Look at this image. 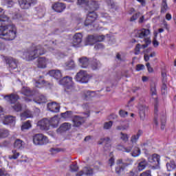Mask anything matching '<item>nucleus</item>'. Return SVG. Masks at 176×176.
Instances as JSON below:
<instances>
[{"label": "nucleus", "instance_id": "53", "mask_svg": "<svg viewBox=\"0 0 176 176\" xmlns=\"http://www.w3.org/2000/svg\"><path fill=\"white\" fill-rule=\"evenodd\" d=\"M0 176H10V175L8 173V172H6V170H5V168H1Z\"/></svg>", "mask_w": 176, "mask_h": 176}, {"label": "nucleus", "instance_id": "10", "mask_svg": "<svg viewBox=\"0 0 176 176\" xmlns=\"http://www.w3.org/2000/svg\"><path fill=\"white\" fill-rule=\"evenodd\" d=\"M60 85L65 86L67 89H74V82L72 81V77L65 76L59 81Z\"/></svg>", "mask_w": 176, "mask_h": 176}, {"label": "nucleus", "instance_id": "61", "mask_svg": "<svg viewBox=\"0 0 176 176\" xmlns=\"http://www.w3.org/2000/svg\"><path fill=\"white\" fill-rule=\"evenodd\" d=\"M109 164L110 167H112V166H113V164H115V158H113V157H111L109 160Z\"/></svg>", "mask_w": 176, "mask_h": 176}, {"label": "nucleus", "instance_id": "24", "mask_svg": "<svg viewBox=\"0 0 176 176\" xmlns=\"http://www.w3.org/2000/svg\"><path fill=\"white\" fill-rule=\"evenodd\" d=\"M146 166H148V161L144 158L140 159L138 164V171H143L146 168Z\"/></svg>", "mask_w": 176, "mask_h": 176}, {"label": "nucleus", "instance_id": "59", "mask_svg": "<svg viewBox=\"0 0 176 176\" xmlns=\"http://www.w3.org/2000/svg\"><path fill=\"white\" fill-rule=\"evenodd\" d=\"M141 49V45L138 44L135 48V54H140V50Z\"/></svg>", "mask_w": 176, "mask_h": 176}, {"label": "nucleus", "instance_id": "17", "mask_svg": "<svg viewBox=\"0 0 176 176\" xmlns=\"http://www.w3.org/2000/svg\"><path fill=\"white\" fill-rule=\"evenodd\" d=\"M83 38V35L82 33H76L73 36L72 45L73 46H79L80 43H82V39Z\"/></svg>", "mask_w": 176, "mask_h": 176}, {"label": "nucleus", "instance_id": "16", "mask_svg": "<svg viewBox=\"0 0 176 176\" xmlns=\"http://www.w3.org/2000/svg\"><path fill=\"white\" fill-rule=\"evenodd\" d=\"M150 31L148 29H142L140 30H135L134 32L135 38H145L149 35Z\"/></svg>", "mask_w": 176, "mask_h": 176}, {"label": "nucleus", "instance_id": "18", "mask_svg": "<svg viewBox=\"0 0 176 176\" xmlns=\"http://www.w3.org/2000/svg\"><path fill=\"white\" fill-rule=\"evenodd\" d=\"M148 112V107L146 105L140 104L139 105V115L141 120H145L146 118V113Z\"/></svg>", "mask_w": 176, "mask_h": 176}, {"label": "nucleus", "instance_id": "13", "mask_svg": "<svg viewBox=\"0 0 176 176\" xmlns=\"http://www.w3.org/2000/svg\"><path fill=\"white\" fill-rule=\"evenodd\" d=\"M105 36L104 35L98 36H89L87 38V41L90 45H94L96 42H102L104 41Z\"/></svg>", "mask_w": 176, "mask_h": 176}, {"label": "nucleus", "instance_id": "39", "mask_svg": "<svg viewBox=\"0 0 176 176\" xmlns=\"http://www.w3.org/2000/svg\"><path fill=\"white\" fill-rule=\"evenodd\" d=\"M65 65L67 69H73V68H75V62L72 60H70L66 62Z\"/></svg>", "mask_w": 176, "mask_h": 176}, {"label": "nucleus", "instance_id": "20", "mask_svg": "<svg viewBox=\"0 0 176 176\" xmlns=\"http://www.w3.org/2000/svg\"><path fill=\"white\" fill-rule=\"evenodd\" d=\"M47 109L51 112H54L57 113V112H60V104L56 102H50L47 104Z\"/></svg>", "mask_w": 176, "mask_h": 176}, {"label": "nucleus", "instance_id": "52", "mask_svg": "<svg viewBox=\"0 0 176 176\" xmlns=\"http://www.w3.org/2000/svg\"><path fill=\"white\" fill-rule=\"evenodd\" d=\"M107 3L108 6H109V8H111V9H113V8H115V2L113 1V0H107Z\"/></svg>", "mask_w": 176, "mask_h": 176}, {"label": "nucleus", "instance_id": "54", "mask_svg": "<svg viewBox=\"0 0 176 176\" xmlns=\"http://www.w3.org/2000/svg\"><path fill=\"white\" fill-rule=\"evenodd\" d=\"M140 176H152V173L151 170H145L144 172L142 173Z\"/></svg>", "mask_w": 176, "mask_h": 176}, {"label": "nucleus", "instance_id": "27", "mask_svg": "<svg viewBox=\"0 0 176 176\" xmlns=\"http://www.w3.org/2000/svg\"><path fill=\"white\" fill-rule=\"evenodd\" d=\"M49 74H50V76H52L55 79H60L61 76H63V75L61 74V72L58 69L51 70V71H50Z\"/></svg>", "mask_w": 176, "mask_h": 176}, {"label": "nucleus", "instance_id": "49", "mask_svg": "<svg viewBox=\"0 0 176 176\" xmlns=\"http://www.w3.org/2000/svg\"><path fill=\"white\" fill-rule=\"evenodd\" d=\"M113 122L112 121H109L108 122H105L104 124V129L105 130H109L112 127Z\"/></svg>", "mask_w": 176, "mask_h": 176}, {"label": "nucleus", "instance_id": "31", "mask_svg": "<svg viewBox=\"0 0 176 176\" xmlns=\"http://www.w3.org/2000/svg\"><path fill=\"white\" fill-rule=\"evenodd\" d=\"M31 127H32V125L31 124V121L28 120L22 124L21 131H25V130H30Z\"/></svg>", "mask_w": 176, "mask_h": 176}, {"label": "nucleus", "instance_id": "50", "mask_svg": "<svg viewBox=\"0 0 176 176\" xmlns=\"http://www.w3.org/2000/svg\"><path fill=\"white\" fill-rule=\"evenodd\" d=\"M162 86L161 89V91L162 94H167V85H166V82H162Z\"/></svg>", "mask_w": 176, "mask_h": 176}, {"label": "nucleus", "instance_id": "5", "mask_svg": "<svg viewBox=\"0 0 176 176\" xmlns=\"http://www.w3.org/2000/svg\"><path fill=\"white\" fill-rule=\"evenodd\" d=\"M159 122H161V129L164 130V126H166V114H159L157 113V106L155 105L154 107V123L155 126H159Z\"/></svg>", "mask_w": 176, "mask_h": 176}, {"label": "nucleus", "instance_id": "48", "mask_svg": "<svg viewBox=\"0 0 176 176\" xmlns=\"http://www.w3.org/2000/svg\"><path fill=\"white\" fill-rule=\"evenodd\" d=\"M151 96H156V94H157V92L156 91V85H155V84H153L151 86Z\"/></svg>", "mask_w": 176, "mask_h": 176}, {"label": "nucleus", "instance_id": "25", "mask_svg": "<svg viewBox=\"0 0 176 176\" xmlns=\"http://www.w3.org/2000/svg\"><path fill=\"white\" fill-rule=\"evenodd\" d=\"M21 94H23V96H27L28 97H31V96L35 94V91L27 87H23L21 90Z\"/></svg>", "mask_w": 176, "mask_h": 176}, {"label": "nucleus", "instance_id": "12", "mask_svg": "<svg viewBox=\"0 0 176 176\" xmlns=\"http://www.w3.org/2000/svg\"><path fill=\"white\" fill-rule=\"evenodd\" d=\"M35 3H36V0H19V4L21 9H30Z\"/></svg>", "mask_w": 176, "mask_h": 176}, {"label": "nucleus", "instance_id": "64", "mask_svg": "<svg viewBox=\"0 0 176 176\" xmlns=\"http://www.w3.org/2000/svg\"><path fill=\"white\" fill-rule=\"evenodd\" d=\"M116 129L124 131V130H126V128H123V125H118L116 127Z\"/></svg>", "mask_w": 176, "mask_h": 176}, {"label": "nucleus", "instance_id": "41", "mask_svg": "<svg viewBox=\"0 0 176 176\" xmlns=\"http://www.w3.org/2000/svg\"><path fill=\"white\" fill-rule=\"evenodd\" d=\"M141 155V149H140L138 147H135L133 152L131 153V155L133 157H138V156H140Z\"/></svg>", "mask_w": 176, "mask_h": 176}, {"label": "nucleus", "instance_id": "35", "mask_svg": "<svg viewBox=\"0 0 176 176\" xmlns=\"http://www.w3.org/2000/svg\"><path fill=\"white\" fill-rule=\"evenodd\" d=\"M14 148L15 149H22L23 148V140L20 139H16L14 143Z\"/></svg>", "mask_w": 176, "mask_h": 176}, {"label": "nucleus", "instance_id": "8", "mask_svg": "<svg viewBox=\"0 0 176 176\" xmlns=\"http://www.w3.org/2000/svg\"><path fill=\"white\" fill-rule=\"evenodd\" d=\"M89 79H90V76L85 70H80L76 76V80L80 83H87Z\"/></svg>", "mask_w": 176, "mask_h": 176}, {"label": "nucleus", "instance_id": "32", "mask_svg": "<svg viewBox=\"0 0 176 176\" xmlns=\"http://www.w3.org/2000/svg\"><path fill=\"white\" fill-rule=\"evenodd\" d=\"M50 126H52L54 129L58 127V118L54 116L50 120Z\"/></svg>", "mask_w": 176, "mask_h": 176}, {"label": "nucleus", "instance_id": "46", "mask_svg": "<svg viewBox=\"0 0 176 176\" xmlns=\"http://www.w3.org/2000/svg\"><path fill=\"white\" fill-rule=\"evenodd\" d=\"M62 118H64V119H67V118H72V111H66L65 113H61Z\"/></svg>", "mask_w": 176, "mask_h": 176}, {"label": "nucleus", "instance_id": "4", "mask_svg": "<svg viewBox=\"0 0 176 176\" xmlns=\"http://www.w3.org/2000/svg\"><path fill=\"white\" fill-rule=\"evenodd\" d=\"M131 164H133L131 159L126 158L124 161L122 159L118 160L116 161V173L118 175H122L124 173V168L129 167Z\"/></svg>", "mask_w": 176, "mask_h": 176}, {"label": "nucleus", "instance_id": "26", "mask_svg": "<svg viewBox=\"0 0 176 176\" xmlns=\"http://www.w3.org/2000/svg\"><path fill=\"white\" fill-rule=\"evenodd\" d=\"M94 96H96V92L94 91H84L82 92V98H84V100H90V98H92V97H94Z\"/></svg>", "mask_w": 176, "mask_h": 176}, {"label": "nucleus", "instance_id": "9", "mask_svg": "<svg viewBox=\"0 0 176 176\" xmlns=\"http://www.w3.org/2000/svg\"><path fill=\"white\" fill-rule=\"evenodd\" d=\"M96 19H97V14L94 11L89 12L84 23L85 27H89V25L91 26V24H93L94 21H96Z\"/></svg>", "mask_w": 176, "mask_h": 176}, {"label": "nucleus", "instance_id": "47", "mask_svg": "<svg viewBox=\"0 0 176 176\" xmlns=\"http://www.w3.org/2000/svg\"><path fill=\"white\" fill-rule=\"evenodd\" d=\"M5 122H6V124H8L9 123H13V122H14V117L12 116L6 117Z\"/></svg>", "mask_w": 176, "mask_h": 176}, {"label": "nucleus", "instance_id": "56", "mask_svg": "<svg viewBox=\"0 0 176 176\" xmlns=\"http://www.w3.org/2000/svg\"><path fill=\"white\" fill-rule=\"evenodd\" d=\"M140 13L138 12L136 14H135L134 15H133L130 19V21H135V20H137V19H138V16H140Z\"/></svg>", "mask_w": 176, "mask_h": 176}, {"label": "nucleus", "instance_id": "43", "mask_svg": "<svg viewBox=\"0 0 176 176\" xmlns=\"http://www.w3.org/2000/svg\"><path fill=\"white\" fill-rule=\"evenodd\" d=\"M12 155H9V159H18V157L20 156V153L17 152L16 150H12Z\"/></svg>", "mask_w": 176, "mask_h": 176}, {"label": "nucleus", "instance_id": "42", "mask_svg": "<svg viewBox=\"0 0 176 176\" xmlns=\"http://www.w3.org/2000/svg\"><path fill=\"white\" fill-rule=\"evenodd\" d=\"M120 138L123 141V142H127L129 141V135H127V133L120 132Z\"/></svg>", "mask_w": 176, "mask_h": 176}, {"label": "nucleus", "instance_id": "29", "mask_svg": "<svg viewBox=\"0 0 176 176\" xmlns=\"http://www.w3.org/2000/svg\"><path fill=\"white\" fill-rule=\"evenodd\" d=\"M79 63L82 68H87L89 67V59L86 57L80 58Z\"/></svg>", "mask_w": 176, "mask_h": 176}, {"label": "nucleus", "instance_id": "44", "mask_svg": "<svg viewBox=\"0 0 176 176\" xmlns=\"http://www.w3.org/2000/svg\"><path fill=\"white\" fill-rule=\"evenodd\" d=\"M9 135V131L6 129H0V138H6Z\"/></svg>", "mask_w": 176, "mask_h": 176}, {"label": "nucleus", "instance_id": "55", "mask_svg": "<svg viewBox=\"0 0 176 176\" xmlns=\"http://www.w3.org/2000/svg\"><path fill=\"white\" fill-rule=\"evenodd\" d=\"M70 168L72 171H74V172L78 171V170H79V167L76 164H73L72 165H71Z\"/></svg>", "mask_w": 176, "mask_h": 176}, {"label": "nucleus", "instance_id": "57", "mask_svg": "<svg viewBox=\"0 0 176 176\" xmlns=\"http://www.w3.org/2000/svg\"><path fill=\"white\" fill-rule=\"evenodd\" d=\"M146 66L147 67V69H148V72H149V74L153 73V68L152 67H151V64L149 63H147L146 64Z\"/></svg>", "mask_w": 176, "mask_h": 176}, {"label": "nucleus", "instance_id": "51", "mask_svg": "<svg viewBox=\"0 0 176 176\" xmlns=\"http://www.w3.org/2000/svg\"><path fill=\"white\" fill-rule=\"evenodd\" d=\"M119 115L121 118H127L129 112L124 111V110H120Z\"/></svg>", "mask_w": 176, "mask_h": 176}, {"label": "nucleus", "instance_id": "7", "mask_svg": "<svg viewBox=\"0 0 176 176\" xmlns=\"http://www.w3.org/2000/svg\"><path fill=\"white\" fill-rule=\"evenodd\" d=\"M33 142L35 145H46L49 144V139L42 133H37L33 137Z\"/></svg>", "mask_w": 176, "mask_h": 176}, {"label": "nucleus", "instance_id": "63", "mask_svg": "<svg viewBox=\"0 0 176 176\" xmlns=\"http://www.w3.org/2000/svg\"><path fill=\"white\" fill-rule=\"evenodd\" d=\"M132 149H133V146H131L124 148V152H126L127 153H130V152H131Z\"/></svg>", "mask_w": 176, "mask_h": 176}, {"label": "nucleus", "instance_id": "38", "mask_svg": "<svg viewBox=\"0 0 176 176\" xmlns=\"http://www.w3.org/2000/svg\"><path fill=\"white\" fill-rule=\"evenodd\" d=\"M176 167L175 162L170 161L166 164V168L168 171H173Z\"/></svg>", "mask_w": 176, "mask_h": 176}, {"label": "nucleus", "instance_id": "40", "mask_svg": "<svg viewBox=\"0 0 176 176\" xmlns=\"http://www.w3.org/2000/svg\"><path fill=\"white\" fill-rule=\"evenodd\" d=\"M93 168L85 166L83 168V172L85 175H93Z\"/></svg>", "mask_w": 176, "mask_h": 176}, {"label": "nucleus", "instance_id": "21", "mask_svg": "<svg viewBox=\"0 0 176 176\" xmlns=\"http://www.w3.org/2000/svg\"><path fill=\"white\" fill-rule=\"evenodd\" d=\"M52 9L55 12H57L58 13H61V12H63L65 9V4L63 3H55L52 6Z\"/></svg>", "mask_w": 176, "mask_h": 176}, {"label": "nucleus", "instance_id": "11", "mask_svg": "<svg viewBox=\"0 0 176 176\" xmlns=\"http://www.w3.org/2000/svg\"><path fill=\"white\" fill-rule=\"evenodd\" d=\"M37 126L40 130L47 131L50 129V121L46 118L41 120L37 122Z\"/></svg>", "mask_w": 176, "mask_h": 176}, {"label": "nucleus", "instance_id": "2", "mask_svg": "<svg viewBox=\"0 0 176 176\" xmlns=\"http://www.w3.org/2000/svg\"><path fill=\"white\" fill-rule=\"evenodd\" d=\"M45 53H46V51L42 45H33L24 50L22 54V58L26 60V61H32L35 58H38L39 56H43Z\"/></svg>", "mask_w": 176, "mask_h": 176}, {"label": "nucleus", "instance_id": "30", "mask_svg": "<svg viewBox=\"0 0 176 176\" xmlns=\"http://www.w3.org/2000/svg\"><path fill=\"white\" fill-rule=\"evenodd\" d=\"M142 135V131L139 130L136 135H133L131 138V142L133 144H137V141H138L140 137Z\"/></svg>", "mask_w": 176, "mask_h": 176}, {"label": "nucleus", "instance_id": "14", "mask_svg": "<svg viewBox=\"0 0 176 176\" xmlns=\"http://www.w3.org/2000/svg\"><path fill=\"white\" fill-rule=\"evenodd\" d=\"M86 118L87 117H80V116H75L73 118V123L74 127H79L82 126L83 123L86 122Z\"/></svg>", "mask_w": 176, "mask_h": 176}, {"label": "nucleus", "instance_id": "37", "mask_svg": "<svg viewBox=\"0 0 176 176\" xmlns=\"http://www.w3.org/2000/svg\"><path fill=\"white\" fill-rule=\"evenodd\" d=\"M92 69H98V68H101V63L96 59H94L91 65Z\"/></svg>", "mask_w": 176, "mask_h": 176}, {"label": "nucleus", "instance_id": "58", "mask_svg": "<svg viewBox=\"0 0 176 176\" xmlns=\"http://www.w3.org/2000/svg\"><path fill=\"white\" fill-rule=\"evenodd\" d=\"M100 166H102V164L101 163V162H98L96 165L94 166V170H97L98 171H99L100 170Z\"/></svg>", "mask_w": 176, "mask_h": 176}, {"label": "nucleus", "instance_id": "60", "mask_svg": "<svg viewBox=\"0 0 176 176\" xmlns=\"http://www.w3.org/2000/svg\"><path fill=\"white\" fill-rule=\"evenodd\" d=\"M94 47L96 50H98V49H104V45L102 43H98L95 45Z\"/></svg>", "mask_w": 176, "mask_h": 176}, {"label": "nucleus", "instance_id": "22", "mask_svg": "<svg viewBox=\"0 0 176 176\" xmlns=\"http://www.w3.org/2000/svg\"><path fill=\"white\" fill-rule=\"evenodd\" d=\"M47 61H49V60H47L46 58H43V57L38 58L37 60V64H36L37 67L46 68Z\"/></svg>", "mask_w": 176, "mask_h": 176}, {"label": "nucleus", "instance_id": "33", "mask_svg": "<svg viewBox=\"0 0 176 176\" xmlns=\"http://www.w3.org/2000/svg\"><path fill=\"white\" fill-rule=\"evenodd\" d=\"M82 108L86 111L85 112L83 113V115L86 116V118H89L90 116V108L89 107V104L88 103H84L82 104Z\"/></svg>", "mask_w": 176, "mask_h": 176}, {"label": "nucleus", "instance_id": "62", "mask_svg": "<svg viewBox=\"0 0 176 176\" xmlns=\"http://www.w3.org/2000/svg\"><path fill=\"white\" fill-rule=\"evenodd\" d=\"M145 69V66L144 65H137L136 69L138 71H142V69Z\"/></svg>", "mask_w": 176, "mask_h": 176}, {"label": "nucleus", "instance_id": "23", "mask_svg": "<svg viewBox=\"0 0 176 176\" xmlns=\"http://www.w3.org/2000/svg\"><path fill=\"white\" fill-rule=\"evenodd\" d=\"M69 129H71V124L65 122L60 126V127L56 130V132L61 134V133H64L67 130H69Z\"/></svg>", "mask_w": 176, "mask_h": 176}, {"label": "nucleus", "instance_id": "19", "mask_svg": "<svg viewBox=\"0 0 176 176\" xmlns=\"http://www.w3.org/2000/svg\"><path fill=\"white\" fill-rule=\"evenodd\" d=\"M6 63L8 65L10 69H16V68H17V60L13 58H6Z\"/></svg>", "mask_w": 176, "mask_h": 176}, {"label": "nucleus", "instance_id": "28", "mask_svg": "<svg viewBox=\"0 0 176 176\" xmlns=\"http://www.w3.org/2000/svg\"><path fill=\"white\" fill-rule=\"evenodd\" d=\"M34 102H36V104H45L47 102V98H46V96L43 95H40L37 96L34 100Z\"/></svg>", "mask_w": 176, "mask_h": 176}, {"label": "nucleus", "instance_id": "15", "mask_svg": "<svg viewBox=\"0 0 176 176\" xmlns=\"http://www.w3.org/2000/svg\"><path fill=\"white\" fill-rule=\"evenodd\" d=\"M149 163H151L153 166L157 167L160 164V156L157 154H153L148 157Z\"/></svg>", "mask_w": 176, "mask_h": 176}, {"label": "nucleus", "instance_id": "34", "mask_svg": "<svg viewBox=\"0 0 176 176\" xmlns=\"http://www.w3.org/2000/svg\"><path fill=\"white\" fill-rule=\"evenodd\" d=\"M167 10H168L167 0H162V5H161V13H166Z\"/></svg>", "mask_w": 176, "mask_h": 176}, {"label": "nucleus", "instance_id": "6", "mask_svg": "<svg viewBox=\"0 0 176 176\" xmlns=\"http://www.w3.org/2000/svg\"><path fill=\"white\" fill-rule=\"evenodd\" d=\"M77 3L78 5H85L86 10H91V12H94V10H97L100 8L98 2L96 1L78 0Z\"/></svg>", "mask_w": 176, "mask_h": 176}, {"label": "nucleus", "instance_id": "1", "mask_svg": "<svg viewBox=\"0 0 176 176\" xmlns=\"http://www.w3.org/2000/svg\"><path fill=\"white\" fill-rule=\"evenodd\" d=\"M9 17L0 15V38L5 41H13L16 38V26L13 24L3 26V23H8Z\"/></svg>", "mask_w": 176, "mask_h": 176}, {"label": "nucleus", "instance_id": "36", "mask_svg": "<svg viewBox=\"0 0 176 176\" xmlns=\"http://www.w3.org/2000/svg\"><path fill=\"white\" fill-rule=\"evenodd\" d=\"M21 119H27L28 118H32V113L30 110H26L21 114Z\"/></svg>", "mask_w": 176, "mask_h": 176}, {"label": "nucleus", "instance_id": "45", "mask_svg": "<svg viewBox=\"0 0 176 176\" xmlns=\"http://www.w3.org/2000/svg\"><path fill=\"white\" fill-rule=\"evenodd\" d=\"M43 76H40V79L38 81H36L35 86L36 87H42L41 85H43L45 83V80H43Z\"/></svg>", "mask_w": 176, "mask_h": 176}, {"label": "nucleus", "instance_id": "3", "mask_svg": "<svg viewBox=\"0 0 176 176\" xmlns=\"http://www.w3.org/2000/svg\"><path fill=\"white\" fill-rule=\"evenodd\" d=\"M6 101H8L10 104H11V107L15 112H20L21 109H23V106L19 102L18 100L20 99L19 95L16 94H10V95H7L4 97Z\"/></svg>", "mask_w": 176, "mask_h": 176}]
</instances>
